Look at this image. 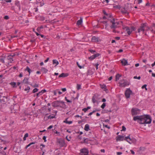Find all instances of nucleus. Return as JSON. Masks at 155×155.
<instances>
[{
    "label": "nucleus",
    "instance_id": "f257e3e1",
    "mask_svg": "<svg viewBox=\"0 0 155 155\" xmlns=\"http://www.w3.org/2000/svg\"><path fill=\"white\" fill-rule=\"evenodd\" d=\"M146 115L135 116L133 117V120L134 121L137 120L140 124H145L146 119H145Z\"/></svg>",
    "mask_w": 155,
    "mask_h": 155
},
{
    "label": "nucleus",
    "instance_id": "f03ea898",
    "mask_svg": "<svg viewBox=\"0 0 155 155\" xmlns=\"http://www.w3.org/2000/svg\"><path fill=\"white\" fill-rule=\"evenodd\" d=\"M52 106L54 107H59L61 108H64L66 107V105L64 102L63 101H53L52 103Z\"/></svg>",
    "mask_w": 155,
    "mask_h": 155
},
{
    "label": "nucleus",
    "instance_id": "7ed1b4c3",
    "mask_svg": "<svg viewBox=\"0 0 155 155\" xmlns=\"http://www.w3.org/2000/svg\"><path fill=\"white\" fill-rule=\"evenodd\" d=\"M110 22L112 24L110 26L111 29H116L118 28V25H119V23L118 22H115L114 18H113L110 20Z\"/></svg>",
    "mask_w": 155,
    "mask_h": 155
},
{
    "label": "nucleus",
    "instance_id": "20e7f679",
    "mask_svg": "<svg viewBox=\"0 0 155 155\" xmlns=\"http://www.w3.org/2000/svg\"><path fill=\"white\" fill-rule=\"evenodd\" d=\"M57 143L58 145L60 146V147H64L65 145L64 140L62 138L57 139Z\"/></svg>",
    "mask_w": 155,
    "mask_h": 155
},
{
    "label": "nucleus",
    "instance_id": "39448f33",
    "mask_svg": "<svg viewBox=\"0 0 155 155\" xmlns=\"http://www.w3.org/2000/svg\"><path fill=\"white\" fill-rule=\"evenodd\" d=\"M133 93L132 91L130 88H127L125 92V95L126 98L127 99L130 97V95Z\"/></svg>",
    "mask_w": 155,
    "mask_h": 155
},
{
    "label": "nucleus",
    "instance_id": "423d86ee",
    "mask_svg": "<svg viewBox=\"0 0 155 155\" xmlns=\"http://www.w3.org/2000/svg\"><path fill=\"white\" fill-rule=\"evenodd\" d=\"M89 150L88 149L84 148L80 150L81 155H87L88 154Z\"/></svg>",
    "mask_w": 155,
    "mask_h": 155
},
{
    "label": "nucleus",
    "instance_id": "0eeeda50",
    "mask_svg": "<svg viewBox=\"0 0 155 155\" xmlns=\"http://www.w3.org/2000/svg\"><path fill=\"white\" fill-rule=\"evenodd\" d=\"M147 27L146 23L141 24L140 28L137 30L138 32L139 33L141 31H145V28Z\"/></svg>",
    "mask_w": 155,
    "mask_h": 155
},
{
    "label": "nucleus",
    "instance_id": "6e6552de",
    "mask_svg": "<svg viewBox=\"0 0 155 155\" xmlns=\"http://www.w3.org/2000/svg\"><path fill=\"white\" fill-rule=\"evenodd\" d=\"M145 119H146V122L145 124H150L152 121V120L150 116L149 115H146Z\"/></svg>",
    "mask_w": 155,
    "mask_h": 155
},
{
    "label": "nucleus",
    "instance_id": "1a4fd4ad",
    "mask_svg": "<svg viewBox=\"0 0 155 155\" xmlns=\"http://www.w3.org/2000/svg\"><path fill=\"white\" fill-rule=\"evenodd\" d=\"M120 87H125L126 86L129 85L130 83L127 81L125 80L124 82H122V81L120 83Z\"/></svg>",
    "mask_w": 155,
    "mask_h": 155
},
{
    "label": "nucleus",
    "instance_id": "9d476101",
    "mask_svg": "<svg viewBox=\"0 0 155 155\" xmlns=\"http://www.w3.org/2000/svg\"><path fill=\"white\" fill-rule=\"evenodd\" d=\"M139 110L137 108H132L131 110V114L132 116L136 115L138 114V111Z\"/></svg>",
    "mask_w": 155,
    "mask_h": 155
},
{
    "label": "nucleus",
    "instance_id": "9b49d317",
    "mask_svg": "<svg viewBox=\"0 0 155 155\" xmlns=\"http://www.w3.org/2000/svg\"><path fill=\"white\" fill-rule=\"evenodd\" d=\"M46 92V90H43L40 91H39L38 93H37L36 94H34V97H35V96H37V97H38L39 95H41L42 94Z\"/></svg>",
    "mask_w": 155,
    "mask_h": 155
},
{
    "label": "nucleus",
    "instance_id": "f8f14e48",
    "mask_svg": "<svg viewBox=\"0 0 155 155\" xmlns=\"http://www.w3.org/2000/svg\"><path fill=\"white\" fill-rule=\"evenodd\" d=\"M58 112L57 110H53V113L55 114L54 115L51 116V115H49L48 116V119H51L56 118V116L57 115V113Z\"/></svg>",
    "mask_w": 155,
    "mask_h": 155
},
{
    "label": "nucleus",
    "instance_id": "ddd939ff",
    "mask_svg": "<svg viewBox=\"0 0 155 155\" xmlns=\"http://www.w3.org/2000/svg\"><path fill=\"white\" fill-rule=\"evenodd\" d=\"M124 136L121 135H119L116 137L117 141H123L124 140Z\"/></svg>",
    "mask_w": 155,
    "mask_h": 155
},
{
    "label": "nucleus",
    "instance_id": "4468645a",
    "mask_svg": "<svg viewBox=\"0 0 155 155\" xmlns=\"http://www.w3.org/2000/svg\"><path fill=\"white\" fill-rule=\"evenodd\" d=\"M130 135H128L127 137H126L124 139V140L127 141V142H128L130 144L132 143L131 142H130V141H132V139H131L130 137Z\"/></svg>",
    "mask_w": 155,
    "mask_h": 155
},
{
    "label": "nucleus",
    "instance_id": "2eb2a0df",
    "mask_svg": "<svg viewBox=\"0 0 155 155\" xmlns=\"http://www.w3.org/2000/svg\"><path fill=\"white\" fill-rule=\"evenodd\" d=\"M121 63L122 64V65L124 66L127 65L128 64L127 63V60L124 58L121 61Z\"/></svg>",
    "mask_w": 155,
    "mask_h": 155
},
{
    "label": "nucleus",
    "instance_id": "dca6fc26",
    "mask_svg": "<svg viewBox=\"0 0 155 155\" xmlns=\"http://www.w3.org/2000/svg\"><path fill=\"white\" fill-rule=\"evenodd\" d=\"M29 79V78H25L21 82V83H24L25 84H29V83L28 81V80Z\"/></svg>",
    "mask_w": 155,
    "mask_h": 155
},
{
    "label": "nucleus",
    "instance_id": "f3484780",
    "mask_svg": "<svg viewBox=\"0 0 155 155\" xmlns=\"http://www.w3.org/2000/svg\"><path fill=\"white\" fill-rule=\"evenodd\" d=\"M68 73H62L61 74H60L58 78H60L61 77L64 78L67 77L68 75Z\"/></svg>",
    "mask_w": 155,
    "mask_h": 155
},
{
    "label": "nucleus",
    "instance_id": "a211bd4d",
    "mask_svg": "<svg viewBox=\"0 0 155 155\" xmlns=\"http://www.w3.org/2000/svg\"><path fill=\"white\" fill-rule=\"evenodd\" d=\"M100 86L101 88L103 89L104 91H108V90L107 88V87L104 84H100Z\"/></svg>",
    "mask_w": 155,
    "mask_h": 155
},
{
    "label": "nucleus",
    "instance_id": "6ab92c4d",
    "mask_svg": "<svg viewBox=\"0 0 155 155\" xmlns=\"http://www.w3.org/2000/svg\"><path fill=\"white\" fill-rule=\"evenodd\" d=\"M124 29H125L126 31H127L128 35H130L131 34L132 31H130V29L129 27L127 26L126 27L124 28Z\"/></svg>",
    "mask_w": 155,
    "mask_h": 155
},
{
    "label": "nucleus",
    "instance_id": "aec40b11",
    "mask_svg": "<svg viewBox=\"0 0 155 155\" xmlns=\"http://www.w3.org/2000/svg\"><path fill=\"white\" fill-rule=\"evenodd\" d=\"M128 9L127 8L124 7L121 10V12L122 13L125 14L127 13V11Z\"/></svg>",
    "mask_w": 155,
    "mask_h": 155
},
{
    "label": "nucleus",
    "instance_id": "412c9836",
    "mask_svg": "<svg viewBox=\"0 0 155 155\" xmlns=\"http://www.w3.org/2000/svg\"><path fill=\"white\" fill-rule=\"evenodd\" d=\"M83 139V142H81V143H83L85 144H88V142L91 140H90L87 138H84Z\"/></svg>",
    "mask_w": 155,
    "mask_h": 155
},
{
    "label": "nucleus",
    "instance_id": "4be33fe9",
    "mask_svg": "<svg viewBox=\"0 0 155 155\" xmlns=\"http://www.w3.org/2000/svg\"><path fill=\"white\" fill-rule=\"evenodd\" d=\"M15 5L18 7L19 10L21 9V5H20V2L19 1L16 0L15 1Z\"/></svg>",
    "mask_w": 155,
    "mask_h": 155
},
{
    "label": "nucleus",
    "instance_id": "5701e85b",
    "mask_svg": "<svg viewBox=\"0 0 155 155\" xmlns=\"http://www.w3.org/2000/svg\"><path fill=\"white\" fill-rule=\"evenodd\" d=\"M82 22V18H80V19L78 20L77 22V25H81V23Z\"/></svg>",
    "mask_w": 155,
    "mask_h": 155
},
{
    "label": "nucleus",
    "instance_id": "b1692460",
    "mask_svg": "<svg viewBox=\"0 0 155 155\" xmlns=\"http://www.w3.org/2000/svg\"><path fill=\"white\" fill-rule=\"evenodd\" d=\"M84 130L87 131H88L89 130H90L89 128V124H86L84 128Z\"/></svg>",
    "mask_w": 155,
    "mask_h": 155
},
{
    "label": "nucleus",
    "instance_id": "393cba45",
    "mask_svg": "<svg viewBox=\"0 0 155 155\" xmlns=\"http://www.w3.org/2000/svg\"><path fill=\"white\" fill-rule=\"evenodd\" d=\"M25 71H27L29 73V75H30V73L32 72V71H31V69L28 67H27L25 69Z\"/></svg>",
    "mask_w": 155,
    "mask_h": 155
},
{
    "label": "nucleus",
    "instance_id": "a878e982",
    "mask_svg": "<svg viewBox=\"0 0 155 155\" xmlns=\"http://www.w3.org/2000/svg\"><path fill=\"white\" fill-rule=\"evenodd\" d=\"M41 70L44 73H46L48 71V70L44 67H42L41 69Z\"/></svg>",
    "mask_w": 155,
    "mask_h": 155
},
{
    "label": "nucleus",
    "instance_id": "bb28decb",
    "mask_svg": "<svg viewBox=\"0 0 155 155\" xmlns=\"http://www.w3.org/2000/svg\"><path fill=\"white\" fill-rule=\"evenodd\" d=\"M10 84L13 87L16 88L17 87V86L16 85V83L15 82H11L10 83Z\"/></svg>",
    "mask_w": 155,
    "mask_h": 155
},
{
    "label": "nucleus",
    "instance_id": "cd10ccee",
    "mask_svg": "<svg viewBox=\"0 0 155 155\" xmlns=\"http://www.w3.org/2000/svg\"><path fill=\"white\" fill-rule=\"evenodd\" d=\"M98 38H96L95 36H93L92 38V40L94 42H97L98 41Z\"/></svg>",
    "mask_w": 155,
    "mask_h": 155
},
{
    "label": "nucleus",
    "instance_id": "c85d7f7f",
    "mask_svg": "<svg viewBox=\"0 0 155 155\" xmlns=\"http://www.w3.org/2000/svg\"><path fill=\"white\" fill-rule=\"evenodd\" d=\"M68 119V118H66L65 120H64L63 121V122L66 123L68 124H71L72 123V121H68L67 120Z\"/></svg>",
    "mask_w": 155,
    "mask_h": 155
},
{
    "label": "nucleus",
    "instance_id": "c756f323",
    "mask_svg": "<svg viewBox=\"0 0 155 155\" xmlns=\"http://www.w3.org/2000/svg\"><path fill=\"white\" fill-rule=\"evenodd\" d=\"M53 61V64H56V65H55V66L58 65L59 64V62L58 61H57L56 59H54L52 61Z\"/></svg>",
    "mask_w": 155,
    "mask_h": 155
},
{
    "label": "nucleus",
    "instance_id": "7c9ffc66",
    "mask_svg": "<svg viewBox=\"0 0 155 155\" xmlns=\"http://www.w3.org/2000/svg\"><path fill=\"white\" fill-rule=\"evenodd\" d=\"M95 97H96L95 95L93 96L92 97V101L94 103H95L97 102V101L95 99Z\"/></svg>",
    "mask_w": 155,
    "mask_h": 155
},
{
    "label": "nucleus",
    "instance_id": "2f4dec72",
    "mask_svg": "<svg viewBox=\"0 0 155 155\" xmlns=\"http://www.w3.org/2000/svg\"><path fill=\"white\" fill-rule=\"evenodd\" d=\"M121 76V75H120L119 74H116V81H117V80H119L120 77Z\"/></svg>",
    "mask_w": 155,
    "mask_h": 155
},
{
    "label": "nucleus",
    "instance_id": "473e14b6",
    "mask_svg": "<svg viewBox=\"0 0 155 155\" xmlns=\"http://www.w3.org/2000/svg\"><path fill=\"white\" fill-rule=\"evenodd\" d=\"M0 154H1V155H6V153L5 152L2 150H0Z\"/></svg>",
    "mask_w": 155,
    "mask_h": 155
},
{
    "label": "nucleus",
    "instance_id": "72a5a7b5",
    "mask_svg": "<svg viewBox=\"0 0 155 155\" xmlns=\"http://www.w3.org/2000/svg\"><path fill=\"white\" fill-rule=\"evenodd\" d=\"M146 150V148L144 147H140V150L142 151H144Z\"/></svg>",
    "mask_w": 155,
    "mask_h": 155
},
{
    "label": "nucleus",
    "instance_id": "f704fd0d",
    "mask_svg": "<svg viewBox=\"0 0 155 155\" xmlns=\"http://www.w3.org/2000/svg\"><path fill=\"white\" fill-rule=\"evenodd\" d=\"M38 90V89L37 88H35L34 89L33 91H32V93H36V92H37Z\"/></svg>",
    "mask_w": 155,
    "mask_h": 155
},
{
    "label": "nucleus",
    "instance_id": "c9c22d12",
    "mask_svg": "<svg viewBox=\"0 0 155 155\" xmlns=\"http://www.w3.org/2000/svg\"><path fill=\"white\" fill-rule=\"evenodd\" d=\"M30 87L28 86L27 88H26L25 89V91H28L27 93H28L29 92V90H30Z\"/></svg>",
    "mask_w": 155,
    "mask_h": 155
},
{
    "label": "nucleus",
    "instance_id": "e433bc0d",
    "mask_svg": "<svg viewBox=\"0 0 155 155\" xmlns=\"http://www.w3.org/2000/svg\"><path fill=\"white\" fill-rule=\"evenodd\" d=\"M88 59L89 60H93L94 59V55H92V56H91L88 58Z\"/></svg>",
    "mask_w": 155,
    "mask_h": 155
},
{
    "label": "nucleus",
    "instance_id": "4c0bfd02",
    "mask_svg": "<svg viewBox=\"0 0 155 155\" xmlns=\"http://www.w3.org/2000/svg\"><path fill=\"white\" fill-rule=\"evenodd\" d=\"M109 112L108 110H104L102 111V113H107Z\"/></svg>",
    "mask_w": 155,
    "mask_h": 155
},
{
    "label": "nucleus",
    "instance_id": "58836bf2",
    "mask_svg": "<svg viewBox=\"0 0 155 155\" xmlns=\"http://www.w3.org/2000/svg\"><path fill=\"white\" fill-rule=\"evenodd\" d=\"M147 86V85L146 84L143 85L142 87V89H143V88H145V90L146 91H147V88L146 87Z\"/></svg>",
    "mask_w": 155,
    "mask_h": 155
},
{
    "label": "nucleus",
    "instance_id": "ea45409f",
    "mask_svg": "<svg viewBox=\"0 0 155 155\" xmlns=\"http://www.w3.org/2000/svg\"><path fill=\"white\" fill-rule=\"evenodd\" d=\"M81 85L80 84H77V89L78 90H79L80 89H81Z\"/></svg>",
    "mask_w": 155,
    "mask_h": 155
},
{
    "label": "nucleus",
    "instance_id": "a19ab883",
    "mask_svg": "<svg viewBox=\"0 0 155 155\" xmlns=\"http://www.w3.org/2000/svg\"><path fill=\"white\" fill-rule=\"evenodd\" d=\"M106 106V104L104 103L101 106V108L102 109H104Z\"/></svg>",
    "mask_w": 155,
    "mask_h": 155
},
{
    "label": "nucleus",
    "instance_id": "79ce46f5",
    "mask_svg": "<svg viewBox=\"0 0 155 155\" xmlns=\"http://www.w3.org/2000/svg\"><path fill=\"white\" fill-rule=\"evenodd\" d=\"M94 56V58H96L99 56L100 55V54L99 53H97L96 54H95L94 55H93Z\"/></svg>",
    "mask_w": 155,
    "mask_h": 155
},
{
    "label": "nucleus",
    "instance_id": "37998d69",
    "mask_svg": "<svg viewBox=\"0 0 155 155\" xmlns=\"http://www.w3.org/2000/svg\"><path fill=\"white\" fill-rule=\"evenodd\" d=\"M59 90V89H57L55 91H53V93H54V95H56L57 91H58Z\"/></svg>",
    "mask_w": 155,
    "mask_h": 155
},
{
    "label": "nucleus",
    "instance_id": "c03bdc74",
    "mask_svg": "<svg viewBox=\"0 0 155 155\" xmlns=\"http://www.w3.org/2000/svg\"><path fill=\"white\" fill-rule=\"evenodd\" d=\"M40 6H43L44 4V2L43 0H42L41 2H40Z\"/></svg>",
    "mask_w": 155,
    "mask_h": 155
},
{
    "label": "nucleus",
    "instance_id": "a18cd8bd",
    "mask_svg": "<svg viewBox=\"0 0 155 155\" xmlns=\"http://www.w3.org/2000/svg\"><path fill=\"white\" fill-rule=\"evenodd\" d=\"M89 51L90 52L92 53H93L96 52V51L94 50L90 49L89 50Z\"/></svg>",
    "mask_w": 155,
    "mask_h": 155
},
{
    "label": "nucleus",
    "instance_id": "49530a36",
    "mask_svg": "<svg viewBox=\"0 0 155 155\" xmlns=\"http://www.w3.org/2000/svg\"><path fill=\"white\" fill-rule=\"evenodd\" d=\"M65 100L67 101V102H68V103H71L72 102V101L68 100L67 99V98L66 97H65Z\"/></svg>",
    "mask_w": 155,
    "mask_h": 155
},
{
    "label": "nucleus",
    "instance_id": "de8ad7c7",
    "mask_svg": "<svg viewBox=\"0 0 155 155\" xmlns=\"http://www.w3.org/2000/svg\"><path fill=\"white\" fill-rule=\"evenodd\" d=\"M141 77L140 76H139L138 77L137 76H135L134 77V78L135 79H138V80H140V79Z\"/></svg>",
    "mask_w": 155,
    "mask_h": 155
},
{
    "label": "nucleus",
    "instance_id": "09e8293b",
    "mask_svg": "<svg viewBox=\"0 0 155 155\" xmlns=\"http://www.w3.org/2000/svg\"><path fill=\"white\" fill-rule=\"evenodd\" d=\"M15 55V53H13V54H12L10 55H9L8 56V58H11V57H13Z\"/></svg>",
    "mask_w": 155,
    "mask_h": 155
},
{
    "label": "nucleus",
    "instance_id": "8fccbe9b",
    "mask_svg": "<svg viewBox=\"0 0 155 155\" xmlns=\"http://www.w3.org/2000/svg\"><path fill=\"white\" fill-rule=\"evenodd\" d=\"M84 120H85V119H82V120H81L80 121H78V124H80L82 122H84Z\"/></svg>",
    "mask_w": 155,
    "mask_h": 155
},
{
    "label": "nucleus",
    "instance_id": "3c124183",
    "mask_svg": "<svg viewBox=\"0 0 155 155\" xmlns=\"http://www.w3.org/2000/svg\"><path fill=\"white\" fill-rule=\"evenodd\" d=\"M4 18L6 20H8L9 19V17L8 15H5L4 17Z\"/></svg>",
    "mask_w": 155,
    "mask_h": 155
},
{
    "label": "nucleus",
    "instance_id": "603ef678",
    "mask_svg": "<svg viewBox=\"0 0 155 155\" xmlns=\"http://www.w3.org/2000/svg\"><path fill=\"white\" fill-rule=\"evenodd\" d=\"M126 130V128L124 126H123L122 127V130L121 131H125Z\"/></svg>",
    "mask_w": 155,
    "mask_h": 155
},
{
    "label": "nucleus",
    "instance_id": "864d4df0",
    "mask_svg": "<svg viewBox=\"0 0 155 155\" xmlns=\"http://www.w3.org/2000/svg\"><path fill=\"white\" fill-rule=\"evenodd\" d=\"M5 101V100L4 99H0V103H4Z\"/></svg>",
    "mask_w": 155,
    "mask_h": 155
},
{
    "label": "nucleus",
    "instance_id": "5fc2aeb1",
    "mask_svg": "<svg viewBox=\"0 0 155 155\" xmlns=\"http://www.w3.org/2000/svg\"><path fill=\"white\" fill-rule=\"evenodd\" d=\"M131 29L132 30L131 31H134L136 30L135 28L133 26L131 27Z\"/></svg>",
    "mask_w": 155,
    "mask_h": 155
},
{
    "label": "nucleus",
    "instance_id": "6e6d98bb",
    "mask_svg": "<svg viewBox=\"0 0 155 155\" xmlns=\"http://www.w3.org/2000/svg\"><path fill=\"white\" fill-rule=\"evenodd\" d=\"M46 137L45 136H44L42 138V139L43 140H44L45 142L46 141Z\"/></svg>",
    "mask_w": 155,
    "mask_h": 155
},
{
    "label": "nucleus",
    "instance_id": "4d7b16f0",
    "mask_svg": "<svg viewBox=\"0 0 155 155\" xmlns=\"http://www.w3.org/2000/svg\"><path fill=\"white\" fill-rule=\"evenodd\" d=\"M103 13L105 15H107V16H108V14L106 13V12H105V11L104 10H103Z\"/></svg>",
    "mask_w": 155,
    "mask_h": 155
},
{
    "label": "nucleus",
    "instance_id": "13d9d810",
    "mask_svg": "<svg viewBox=\"0 0 155 155\" xmlns=\"http://www.w3.org/2000/svg\"><path fill=\"white\" fill-rule=\"evenodd\" d=\"M77 65L78 66V67H79V68H80V69L82 68V66L79 65L78 63V62H77Z\"/></svg>",
    "mask_w": 155,
    "mask_h": 155
},
{
    "label": "nucleus",
    "instance_id": "bf43d9fd",
    "mask_svg": "<svg viewBox=\"0 0 155 155\" xmlns=\"http://www.w3.org/2000/svg\"><path fill=\"white\" fill-rule=\"evenodd\" d=\"M61 90L63 92H65L66 91V89L65 88H62Z\"/></svg>",
    "mask_w": 155,
    "mask_h": 155
},
{
    "label": "nucleus",
    "instance_id": "052dcab7",
    "mask_svg": "<svg viewBox=\"0 0 155 155\" xmlns=\"http://www.w3.org/2000/svg\"><path fill=\"white\" fill-rule=\"evenodd\" d=\"M82 110L84 111V112H86L87 110L86 108H84L82 109Z\"/></svg>",
    "mask_w": 155,
    "mask_h": 155
},
{
    "label": "nucleus",
    "instance_id": "680f3d73",
    "mask_svg": "<svg viewBox=\"0 0 155 155\" xmlns=\"http://www.w3.org/2000/svg\"><path fill=\"white\" fill-rule=\"evenodd\" d=\"M103 126H104L105 127H107V128H108V129H109L110 128V127L108 126L107 125H103Z\"/></svg>",
    "mask_w": 155,
    "mask_h": 155
},
{
    "label": "nucleus",
    "instance_id": "e2e57ef3",
    "mask_svg": "<svg viewBox=\"0 0 155 155\" xmlns=\"http://www.w3.org/2000/svg\"><path fill=\"white\" fill-rule=\"evenodd\" d=\"M99 65V64L98 63H97L95 64L96 68V70H97L98 69V66Z\"/></svg>",
    "mask_w": 155,
    "mask_h": 155
},
{
    "label": "nucleus",
    "instance_id": "0e129e2a",
    "mask_svg": "<svg viewBox=\"0 0 155 155\" xmlns=\"http://www.w3.org/2000/svg\"><path fill=\"white\" fill-rule=\"evenodd\" d=\"M94 111H93L92 112L89 113L88 114V116H89L91 115L93 113H94Z\"/></svg>",
    "mask_w": 155,
    "mask_h": 155
},
{
    "label": "nucleus",
    "instance_id": "69168bd1",
    "mask_svg": "<svg viewBox=\"0 0 155 155\" xmlns=\"http://www.w3.org/2000/svg\"><path fill=\"white\" fill-rule=\"evenodd\" d=\"M38 86H39L38 84H35V85L33 86V87H38Z\"/></svg>",
    "mask_w": 155,
    "mask_h": 155
},
{
    "label": "nucleus",
    "instance_id": "338daca9",
    "mask_svg": "<svg viewBox=\"0 0 155 155\" xmlns=\"http://www.w3.org/2000/svg\"><path fill=\"white\" fill-rule=\"evenodd\" d=\"M78 139L81 140L82 139V136L80 135H78Z\"/></svg>",
    "mask_w": 155,
    "mask_h": 155
},
{
    "label": "nucleus",
    "instance_id": "774afa93",
    "mask_svg": "<svg viewBox=\"0 0 155 155\" xmlns=\"http://www.w3.org/2000/svg\"><path fill=\"white\" fill-rule=\"evenodd\" d=\"M117 155H120L122 154V153L121 152H117Z\"/></svg>",
    "mask_w": 155,
    "mask_h": 155
}]
</instances>
